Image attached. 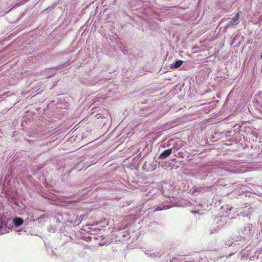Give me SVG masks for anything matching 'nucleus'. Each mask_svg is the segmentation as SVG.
Segmentation results:
<instances>
[{
  "label": "nucleus",
  "instance_id": "f257e3e1",
  "mask_svg": "<svg viewBox=\"0 0 262 262\" xmlns=\"http://www.w3.org/2000/svg\"><path fill=\"white\" fill-rule=\"evenodd\" d=\"M172 151V148H169L164 150L159 157L160 159H165L168 157Z\"/></svg>",
  "mask_w": 262,
  "mask_h": 262
},
{
  "label": "nucleus",
  "instance_id": "f03ea898",
  "mask_svg": "<svg viewBox=\"0 0 262 262\" xmlns=\"http://www.w3.org/2000/svg\"><path fill=\"white\" fill-rule=\"evenodd\" d=\"M239 14L237 12L235 15L232 18L231 20L230 21L228 26L231 25H235L238 24V20L239 19Z\"/></svg>",
  "mask_w": 262,
  "mask_h": 262
},
{
  "label": "nucleus",
  "instance_id": "7ed1b4c3",
  "mask_svg": "<svg viewBox=\"0 0 262 262\" xmlns=\"http://www.w3.org/2000/svg\"><path fill=\"white\" fill-rule=\"evenodd\" d=\"M13 223L15 226H19L23 224V220L19 217H16L13 220Z\"/></svg>",
  "mask_w": 262,
  "mask_h": 262
},
{
  "label": "nucleus",
  "instance_id": "20e7f679",
  "mask_svg": "<svg viewBox=\"0 0 262 262\" xmlns=\"http://www.w3.org/2000/svg\"><path fill=\"white\" fill-rule=\"evenodd\" d=\"M183 63V61L181 60H177L175 62L173 63V67L174 69H177L180 67Z\"/></svg>",
  "mask_w": 262,
  "mask_h": 262
}]
</instances>
